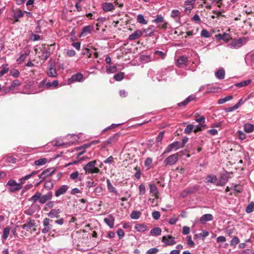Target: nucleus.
<instances>
[{"label":"nucleus","mask_w":254,"mask_h":254,"mask_svg":"<svg viewBox=\"0 0 254 254\" xmlns=\"http://www.w3.org/2000/svg\"><path fill=\"white\" fill-rule=\"evenodd\" d=\"M120 136V133H115L114 135L111 136L107 140L103 142L104 146L106 147L109 145L114 144L119 140Z\"/></svg>","instance_id":"6e6552de"},{"label":"nucleus","mask_w":254,"mask_h":254,"mask_svg":"<svg viewBox=\"0 0 254 254\" xmlns=\"http://www.w3.org/2000/svg\"><path fill=\"white\" fill-rule=\"evenodd\" d=\"M36 225V221L34 219L28 218L25 223L22 226V228L27 231H29Z\"/></svg>","instance_id":"1a4fd4ad"},{"label":"nucleus","mask_w":254,"mask_h":254,"mask_svg":"<svg viewBox=\"0 0 254 254\" xmlns=\"http://www.w3.org/2000/svg\"><path fill=\"white\" fill-rule=\"evenodd\" d=\"M246 211L247 213H251L254 211V202L252 201L247 206Z\"/></svg>","instance_id":"49530a36"},{"label":"nucleus","mask_w":254,"mask_h":254,"mask_svg":"<svg viewBox=\"0 0 254 254\" xmlns=\"http://www.w3.org/2000/svg\"><path fill=\"white\" fill-rule=\"evenodd\" d=\"M20 84H21V82L18 79H15L12 81V82L11 83L9 88L10 90H13L16 87L20 86Z\"/></svg>","instance_id":"a19ab883"},{"label":"nucleus","mask_w":254,"mask_h":254,"mask_svg":"<svg viewBox=\"0 0 254 254\" xmlns=\"http://www.w3.org/2000/svg\"><path fill=\"white\" fill-rule=\"evenodd\" d=\"M28 56V54L27 53H24L21 54L18 59L17 60V62L18 64H21L23 62L25 61V60L26 59L27 57Z\"/></svg>","instance_id":"8fccbe9b"},{"label":"nucleus","mask_w":254,"mask_h":254,"mask_svg":"<svg viewBox=\"0 0 254 254\" xmlns=\"http://www.w3.org/2000/svg\"><path fill=\"white\" fill-rule=\"evenodd\" d=\"M152 26L149 27L145 29V32L149 36H151L155 32V30L152 28Z\"/></svg>","instance_id":"5fc2aeb1"},{"label":"nucleus","mask_w":254,"mask_h":254,"mask_svg":"<svg viewBox=\"0 0 254 254\" xmlns=\"http://www.w3.org/2000/svg\"><path fill=\"white\" fill-rule=\"evenodd\" d=\"M251 82V80L250 79H248L247 80L243 81L241 82L235 84L236 86L237 87H242L249 84Z\"/></svg>","instance_id":"c03bdc74"},{"label":"nucleus","mask_w":254,"mask_h":254,"mask_svg":"<svg viewBox=\"0 0 254 254\" xmlns=\"http://www.w3.org/2000/svg\"><path fill=\"white\" fill-rule=\"evenodd\" d=\"M180 152H177L176 154H172L169 156L164 161V165L167 166L175 164L178 160V157L181 156Z\"/></svg>","instance_id":"20e7f679"},{"label":"nucleus","mask_w":254,"mask_h":254,"mask_svg":"<svg viewBox=\"0 0 254 254\" xmlns=\"http://www.w3.org/2000/svg\"><path fill=\"white\" fill-rule=\"evenodd\" d=\"M48 162V160L46 158H41L34 161V164L36 166H42L46 164Z\"/></svg>","instance_id":"c756f323"},{"label":"nucleus","mask_w":254,"mask_h":254,"mask_svg":"<svg viewBox=\"0 0 254 254\" xmlns=\"http://www.w3.org/2000/svg\"><path fill=\"white\" fill-rule=\"evenodd\" d=\"M134 228L138 232H144L147 230V226L145 224H138L135 225Z\"/></svg>","instance_id":"c85d7f7f"},{"label":"nucleus","mask_w":254,"mask_h":254,"mask_svg":"<svg viewBox=\"0 0 254 254\" xmlns=\"http://www.w3.org/2000/svg\"><path fill=\"white\" fill-rule=\"evenodd\" d=\"M139 194H144L146 192L145 187L144 185H140L139 186Z\"/></svg>","instance_id":"e2e57ef3"},{"label":"nucleus","mask_w":254,"mask_h":254,"mask_svg":"<svg viewBox=\"0 0 254 254\" xmlns=\"http://www.w3.org/2000/svg\"><path fill=\"white\" fill-rule=\"evenodd\" d=\"M61 212L62 211L59 209H54L50 211L48 214V216L51 218L58 217Z\"/></svg>","instance_id":"cd10ccee"},{"label":"nucleus","mask_w":254,"mask_h":254,"mask_svg":"<svg viewBox=\"0 0 254 254\" xmlns=\"http://www.w3.org/2000/svg\"><path fill=\"white\" fill-rule=\"evenodd\" d=\"M137 22L139 23L143 24H146L147 23V20H146L143 16L141 14H139L137 16Z\"/></svg>","instance_id":"09e8293b"},{"label":"nucleus","mask_w":254,"mask_h":254,"mask_svg":"<svg viewBox=\"0 0 254 254\" xmlns=\"http://www.w3.org/2000/svg\"><path fill=\"white\" fill-rule=\"evenodd\" d=\"M107 188L110 192H116L115 188L113 186L109 180H107Z\"/></svg>","instance_id":"3c124183"},{"label":"nucleus","mask_w":254,"mask_h":254,"mask_svg":"<svg viewBox=\"0 0 254 254\" xmlns=\"http://www.w3.org/2000/svg\"><path fill=\"white\" fill-rule=\"evenodd\" d=\"M161 232L162 230L161 228L159 227H156L151 229L150 231V234L152 236H159L161 234Z\"/></svg>","instance_id":"4c0bfd02"},{"label":"nucleus","mask_w":254,"mask_h":254,"mask_svg":"<svg viewBox=\"0 0 254 254\" xmlns=\"http://www.w3.org/2000/svg\"><path fill=\"white\" fill-rule=\"evenodd\" d=\"M94 27L92 25H87L84 27L82 30L80 34V37L86 36L93 30Z\"/></svg>","instance_id":"f8f14e48"},{"label":"nucleus","mask_w":254,"mask_h":254,"mask_svg":"<svg viewBox=\"0 0 254 254\" xmlns=\"http://www.w3.org/2000/svg\"><path fill=\"white\" fill-rule=\"evenodd\" d=\"M104 221L111 228L114 227L115 218L112 215H109L107 218H104Z\"/></svg>","instance_id":"b1692460"},{"label":"nucleus","mask_w":254,"mask_h":254,"mask_svg":"<svg viewBox=\"0 0 254 254\" xmlns=\"http://www.w3.org/2000/svg\"><path fill=\"white\" fill-rule=\"evenodd\" d=\"M46 88L48 89H53L57 88L59 85V81L54 80L52 82L48 81L46 79Z\"/></svg>","instance_id":"dca6fc26"},{"label":"nucleus","mask_w":254,"mask_h":254,"mask_svg":"<svg viewBox=\"0 0 254 254\" xmlns=\"http://www.w3.org/2000/svg\"><path fill=\"white\" fill-rule=\"evenodd\" d=\"M6 187L8 191L14 192L17 191L22 189V186L16 182L14 180L10 179L6 184Z\"/></svg>","instance_id":"7ed1b4c3"},{"label":"nucleus","mask_w":254,"mask_h":254,"mask_svg":"<svg viewBox=\"0 0 254 254\" xmlns=\"http://www.w3.org/2000/svg\"><path fill=\"white\" fill-rule=\"evenodd\" d=\"M194 128V126L192 125H188L185 129V133L186 134H190Z\"/></svg>","instance_id":"6e6d98bb"},{"label":"nucleus","mask_w":254,"mask_h":254,"mask_svg":"<svg viewBox=\"0 0 254 254\" xmlns=\"http://www.w3.org/2000/svg\"><path fill=\"white\" fill-rule=\"evenodd\" d=\"M52 145L55 146H62L64 145V140L63 138H58L54 142H52Z\"/></svg>","instance_id":"e433bc0d"},{"label":"nucleus","mask_w":254,"mask_h":254,"mask_svg":"<svg viewBox=\"0 0 254 254\" xmlns=\"http://www.w3.org/2000/svg\"><path fill=\"white\" fill-rule=\"evenodd\" d=\"M244 130L247 133H251L254 130V126L251 124H246L244 125Z\"/></svg>","instance_id":"473e14b6"},{"label":"nucleus","mask_w":254,"mask_h":254,"mask_svg":"<svg viewBox=\"0 0 254 254\" xmlns=\"http://www.w3.org/2000/svg\"><path fill=\"white\" fill-rule=\"evenodd\" d=\"M237 134L238 138L241 140H244L246 138V135L241 130H239L237 131Z\"/></svg>","instance_id":"680f3d73"},{"label":"nucleus","mask_w":254,"mask_h":254,"mask_svg":"<svg viewBox=\"0 0 254 254\" xmlns=\"http://www.w3.org/2000/svg\"><path fill=\"white\" fill-rule=\"evenodd\" d=\"M140 215V212L138 211H133L130 214V217L133 219H137L139 218Z\"/></svg>","instance_id":"de8ad7c7"},{"label":"nucleus","mask_w":254,"mask_h":254,"mask_svg":"<svg viewBox=\"0 0 254 254\" xmlns=\"http://www.w3.org/2000/svg\"><path fill=\"white\" fill-rule=\"evenodd\" d=\"M54 172V170H53L52 169H47L44 170L41 174L38 175L40 181L37 183L36 186H38L41 182L45 180L47 177L51 175Z\"/></svg>","instance_id":"39448f33"},{"label":"nucleus","mask_w":254,"mask_h":254,"mask_svg":"<svg viewBox=\"0 0 254 254\" xmlns=\"http://www.w3.org/2000/svg\"><path fill=\"white\" fill-rule=\"evenodd\" d=\"M216 76L219 79H222L224 78L225 76V71L223 69L218 70L215 72Z\"/></svg>","instance_id":"72a5a7b5"},{"label":"nucleus","mask_w":254,"mask_h":254,"mask_svg":"<svg viewBox=\"0 0 254 254\" xmlns=\"http://www.w3.org/2000/svg\"><path fill=\"white\" fill-rule=\"evenodd\" d=\"M142 35V32L140 30H136L128 37V40H133L140 37Z\"/></svg>","instance_id":"6ab92c4d"},{"label":"nucleus","mask_w":254,"mask_h":254,"mask_svg":"<svg viewBox=\"0 0 254 254\" xmlns=\"http://www.w3.org/2000/svg\"><path fill=\"white\" fill-rule=\"evenodd\" d=\"M195 190L196 189L194 187L186 188L181 192V196L185 197L188 194L193 193Z\"/></svg>","instance_id":"412c9836"},{"label":"nucleus","mask_w":254,"mask_h":254,"mask_svg":"<svg viewBox=\"0 0 254 254\" xmlns=\"http://www.w3.org/2000/svg\"><path fill=\"white\" fill-rule=\"evenodd\" d=\"M195 96L193 95H190L187 99H186L184 101L179 103L178 104V106L179 107H185L189 103L190 101H193L195 99Z\"/></svg>","instance_id":"4be33fe9"},{"label":"nucleus","mask_w":254,"mask_h":254,"mask_svg":"<svg viewBox=\"0 0 254 254\" xmlns=\"http://www.w3.org/2000/svg\"><path fill=\"white\" fill-rule=\"evenodd\" d=\"M96 161L93 160L89 162L83 166V169L86 174H98L100 172V169L95 166Z\"/></svg>","instance_id":"f257e3e1"},{"label":"nucleus","mask_w":254,"mask_h":254,"mask_svg":"<svg viewBox=\"0 0 254 254\" xmlns=\"http://www.w3.org/2000/svg\"><path fill=\"white\" fill-rule=\"evenodd\" d=\"M217 181V177L215 175H209L207 176L206 183H214Z\"/></svg>","instance_id":"58836bf2"},{"label":"nucleus","mask_w":254,"mask_h":254,"mask_svg":"<svg viewBox=\"0 0 254 254\" xmlns=\"http://www.w3.org/2000/svg\"><path fill=\"white\" fill-rule=\"evenodd\" d=\"M152 217L155 220H158L160 217V214L159 211H154L152 213Z\"/></svg>","instance_id":"052dcab7"},{"label":"nucleus","mask_w":254,"mask_h":254,"mask_svg":"<svg viewBox=\"0 0 254 254\" xmlns=\"http://www.w3.org/2000/svg\"><path fill=\"white\" fill-rule=\"evenodd\" d=\"M195 121L196 122H198L199 123L200 125H204L203 124L205 122V118L204 116H201L199 118H195Z\"/></svg>","instance_id":"338daca9"},{"label":"nucleus","mask_w":254,"mask_h":254,"mask_svg":"<svg viewBox=\"0 0 254 254\" xmlns=\"http://www.w3.org/2000/svg\"><path fill=\"white\" fill-rule=\"evenodd\" d=\"M83 74L80 72H78L73 75L68 79L67 84L70 85L74 82H81L83 80Z\"/></svg>","instance_id":"0eeeda50"},{"label":"nucleus","mask_w":254,"mask_h":254,"mask_svg":"<svg viewBox=\"0 0 254 254\" xmlns=\"http://www.w3.org/2000/svg\"><path fill=\"white\" fill-rule=\"evenodd\" d=\"M46 79L43 80L41 81L39 84L38 87L39 89V92L43 91L45 90L46 88Z\"/></svg>","instance_id":"79ce46f5"},{"label":"nucleus","mask_w":254,"mask_h":254,"mask_svg":"<svg viewBox=\"0 0 254 254\" xmlns=\"http://www.w3.org/2000/svg\"><path fill=\"white\" fill-rule=\"evenodd\" d=\"M215 37L217 40H222L226 42L228 41L231 38L230 35L228 33H224L222 34H218L215 35Z\"/></svg>","instance_id":"aec40b11"},{"label":"nucleus","mask_w":254,"mask_h":254,"mask_svg":"<svg viewBox=\"0 0 254 254\" xmlns=\"http://www.w3.org/2000/svg\"><path fill=\"white\" fill-rule=\"evenodd\" d=\"M152 163V159L150 157L146 158L144 162V165L147 168V170L150 169V166Z\"/></svg>","instance_id":"603ef678"},{"label":"nucleus","mask_w":254,"mask_h":254,"mask_svg":"<svg viewBox=\"0 0 254 254\" xmlns=\"http://www.w3.org/2000/svg\"><path fill=\"white\" fill-rule=\"evenodd\" d=\"M164 19L161 15H158L155 19L152 20L153 22L159 23L163 22Z\"/></svg>","instance_id":"864d4df0"},{"label":"nucleus","mask_w":254,"mask_h":254,"mask_svg":"<svg viewBox=\"0 0 254 254\" xmlns=\"http://www.w3.org/2000/svg\"><path fill=\"white\" fill-rule=\"evenodd\" d=\"M208 235L209 233L208 231L203 230L201 233L195 235L194 239L203 240Z\"/></svg>","instance_id":"bb28decb"},{"label":"nucleus","mask_w":254,"mask_h":254,"mask_svg":"<svg viewBox=\"0 0 254 254\" xmlns=\"http://www.w3.org/2000/svg\"><path fill=\"white\" fill-rule=\"evenodd\" d=\"M102 8L105 11H110L114 9V6L112 3L105 2L102 4Z\"/></svg>","instance_id":"a878e982"},{"label":"nucleus","mask_w":254,"mask_h":254,"mask_svg":"<svg viewBox=\"0 0 254 254\" xmlns=\"http://www.w3.org/2000/svg\"><path fill=\"white\" fill-rule=\"evenodd\" d=\"M240 242V240L238 237H234L230 242V246L233 247H235L236 245Z\"/></svg>","instance_id":"a18cd8bd"},{"label":"nucleus","mask_w":254,"mask_h":254,"mask_svg":"<svg viewBox=\"0 0 254 254\" xmlns=\"http://www.w3.org/2000/svg\"><path fill=\"white\" fill-rule=\"evenodd\" d=\"M242 45V40L241 39L233 40L229 44V47L231 49H237Z\"/></svg>","instance_id":"4468645a"},{"label":"nucleus","mask_w":254,"mask_h":254,"mask_svg":"<svg viewBox=\"0 0 254 254\" xmlns=\"http://www.w3.org/2000/svg\"><path fill=\"white\" fill-rule=\"evenodd\" d=\"M158 252V249L157 248H152L149 250H148L146 254H156Z\"/></svg>","instance_id":"774afa93"},{"label":"nucleus","mask_w":254,"mask_h":254,"mask_svg":"<svg viewBox=\"0 0 254 254\" xmlns=\"http://www.w3.org/2000/svg\"><path fill=\"white\" fill-rule=\"evenodd\" d=\"M233 99V96L231 95L226 96L223 98H221L218 100V103L219 104H222L225 102L230 101Z\"/></svg>","instance_id":"37998d69"},{"label":"nucleus","mask_w":254,"mask_h":254,"mask_svg":"<svg viewBox=\"0 0 254 254\" xmlns=\"http://www.w3.org/2000/svg\"><path fill=\"white\" fill-rule=\"evenodd\" d=\"M64 194V186H62L55 192L56 196H59L60 195Z\"/></svg>","instance_id":"0e129e2a"},{"label":"nucleus","mask_w":254,"mask_h":254,"mask_svg":"<svg viewBox=\"0 0 254 254\" xmlns=\"http://www.w3.org/2000/svg\"><path fill=\"white\" fill-rule=\"evenodd\" d=\"M149 186V192L152 193V195L155 197L156 199L159 198V191L156 185L154 184H150Z\"/></svg>","instance_id":"ddd939ff"},{"label":"nucleus","mask_w":254,"mask_h":254,"mask_svg":"<svg viewBox=\"0 0 254 254\" xmlns=\"http://www.w3.org/2000/svg\"><path fill=\"white\" fill-rule=\"evenodd\" d=\"M180 142L178 141H175L169 145L165 149L164 154L168 153L170 152L173 149H175L176 150L180 148Z\"/></svg>","instance_id":"9b49d317"},{"label":"nucleus","mask_w":254,"mask_h":254,"mask_svg":"<svg viewBox=\"0 0 254 254\" xmlns=\"http://www.w3.org/2000/svg\"><path fill=\"white\" fill-rule=\"evenodd\" d=\"M24 15V12H22L21 10L19 11H14L13 12V17L16 21H18L19 19Z\"/></svg>","instance_id":"f704fd0d"},{"label":"nucleus","mask_w":254,"mask_h":254,"mask_svg":"<svg viewBox=\"0 0 254 254\" xmlns=\"http://www.w3.org/2000/svg\"><path fill=\"white\" fill-rule=\"evenodd\" d=\"M162 242L166 246H171L176 243L175 238L170 235L163 236L162 238Z\"/></svg>","instance_id":"9d476101"},{"label":"nucleus","mask_w":254,"mask_h":254,"mask_svg":"<svg viewBox=\"0 0 254 254\" xmlns=\"http://www.w3.org/2000/svg\"><path fill=\"white\" fill-rule=\"evenodd\" d=\"M50 55V52L46 49H44L42 51V53L41 55L40 56V58L41 60L43 61H46L49 57Z\"/></svg>","instance_id":"7c9ffc66"},{"label":"nucleus","mask_w":254,"mask_h":254,"mask_svg":"<svg viewBox=\"0 0 254 254\" xmlns=\"http://www.w3.org/2000/svg\"><path fill=\"white\" fill-rule=\"evenodd\" d=\"M91 145V143H90H90L84 144L83 145H82L81 146H79V147L75 148V149L77 151L81 150V151H80V152H79L77 154V157H79L81 155H82L85 152L86 148L89 147Z\"/></svg>","instance_id":"393cba45"},{"label":"nucleus","mask_w":254,"mask_h":254,"mask_svg":"<svg viewBox=\"0 0 254 254\" xmlns=\"http://www.w3.org/2000/svg\"><path fill=\"white\" fill-rule=\"evenodd\" d=\"M201 35L203 37L208 38L210 37V33L207 30L203 29L201 31Z\"/></svg>","instance_id":"69168bd1"},{"label":"nucleus","mask_w":254,"mask_h":254,"mask_svg":"<svg viewBox=\"0 0 254 254\" xmlns=\"http://www.w3.org/2000/svg\"><path fill=\"white\" fill-rule=\"evenodd\" d=\"M124 77L125 73L123 72H120L114 76V79L118 81H121L124 79Z\"/></svg>","instance_id":"ea45409f"},{"label":"nucleus","mask_w":254,"mask_h":254,"mask_svg":"<svg viewBox=\"0 0 254 254\" xmlns=\"http://www.w3.org/2000/svg\"><path fill=\"white\" fill-rule=\"evenodd\" d=\"M10 232V229L8 227L4 228L2 235V240L4 241L7 239Z\"/></svg>","instance_id":"c9c22d12"},{"label":"nucleus","mask_w":254,"mask_h":254,"mask_svg":"<svg viewBox=\"0 0 254 254\" xmlns=\"http://www.w3.org/2000/svg\"><path fill=\"white\" fill-rule=\"evenodd\" d=\"M52 222H53V221L49 218H46L44 219L43 221L44 227L41 230L42 233L46 234L51 230L52 228Z\"/></svg>","instance_id":"423d86ee"},{"label":"nucleus","mask_w":254,"mask_h":254,"mask_svg":"<svg viewBox=\"0 0 254 254\" xmlns=\"http://www.w3.org/2000/svg\"><path fill=\"white\" fill-rule=\"evenodd\" d=\"M178 218H179L178 216H174L172 217V218H171L169 219V223L171 225L175 224L176 223V222L178 221Z\"/></svg>","instance_id":"bf43d9fd"},{"label":"nucleus","mask_w":254,"mask_h":254,"mask_svg":"<svg viewBox=\"0 0 254 254\" xmlns=\"http://www.w3.org/2000/svg\"><path fill=\"white\" fill-rule=\"evenodd\" d=\"M39 172V171H33V172H32V173L30 174L26 175L24 177H23L19 179V181H20V183H19V184H20V186H22V185L23 184L25 183L26 180H27L30 179V178L33 177L34 176L36 175Z\"/></svg>","instance_id":"f3484780"},{"label":"nucleus","mask_w":254,"mask_h":254,"mask_svg":"<svg viewBox=\"0 0 254 254\" xmlns=\"http://www.w3.org/2000/svg\"><path fill=\"white\" fill-rule=\"evenodd\" d=\"M41 195V193L40 192L37 191L34 195L29 198V201H32L33 203H35L38 200H40Z\"/></svg>","instance_id":"2f4dec72"},{"label":"nucleus","mask_w":254,"mask_h":254,"mask_svg":"<svg viewBox=\"0 0 254 254\" xmlns=\"http://www.w3.org/2000/svg\"><path fill=\"white\" fill-rule=\"evenodd\" d=\"M117 70V66L115 65L114 66H109L107 67V71L108 73L111 72L114 73Z\"/></svg>","instance_id":"13d9d810"},{"label":"nucleus","mask_w":254,"mask_h":254,"mask_svg":"<svg viewBox=\"0 0 254 254\" xmlns=\"http://www.w3.org/2000/svg\"><path fill=\"white\" fill-rule=\"evenodd\" d=\"M188 62V58L185 56H181L177 61V65L179 67H182L187 65Z\"/></svg>","instance_id":"2eb2a0df"},{"label":"nucleus","mask_w":254,"mask_h":254,"mask_svg":"<svg viewBox=\"0 0 254 254\" xmlns=\"http://www.w3.org/2000/svg\"><path fill=\"white\" fill-rule=\"evenodd\" d=\"M46 73L50 77H56L58 76V73L55 67V63L51 59L48 63Z\"/></svg>","instance_id":"f03ea898"},{"label":"nucleus","mask_w":254,"mask_h":254,"mask_svg":"<svg viewBox=\"0 0 254 254\" xmlns=\"http://www.w3.org/2000/svg\"><path fill=\"white\" fill-rule=\"evenodd\" d=\"M10 74L14 77H17L19 75V72L17 69H12L10 70Z\"/></svg>","instance_id":"4d7b16f0"},{"label":"nucleus","mask_w":254,"mask_h":254,"mask_svg":"<svg viewBox=\"0 0 254 254\" xmlns=\"http://www.w3.org/2000/svg\"><path fill=\"white\" fill-rule=\"evenodd\" d=\"M52 194L51 192H49L46 194H44L43 195L40 196L39 202L41 204L45 203L48 200H50L52 198Z\"/></svg>","instance_id":"5701e85b"},{"label":"nucleus","mask_w":254,"mask_h":254,"mask_svg":"<svg viewBox=\"0 0 254 254\" xmlns=\"http://www.w3.org/2000/svg\"><path fill=\"white\" fill-rule=\"evenodd\" d=\"M213 218V217L211 214H206L200 217L199 221L201 224H204L207 221L212 220Z\"/></svg>","instance_id":"a211bd4d"}]
</instances>
